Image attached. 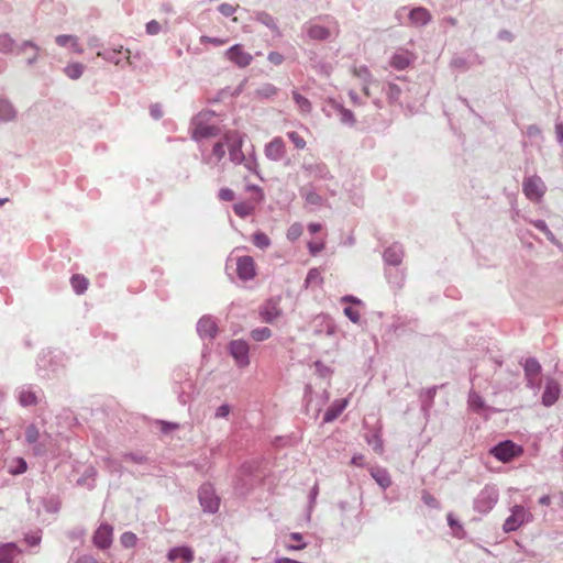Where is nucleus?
I'll return each mask as SVG.
<instances>
[{"mask_svg":"<svg viewBox=\"0 0 563 563\" xmlns=\"http://www.w3.org/2000/svg\"><path fill=\"white\" fill-rule=\"evenodd\" d=\"M352 73L355 77L363 79L364 82H367L371 78V73L366 66L354 67Z\"/></svg>","mask_w":563,"mask_h":563,"instance_id":"obj_44","label":"nucleus"},{"mask_svg":"<svg viewBox=\"0 0 563 563\" xmlns=\"http://www.w3.org/2000/svg\"><path fill=\"white\" fill-rule=\"evenodd\" d=\"M325 246V243H324V240H316V241H310L308 243V249H309V252L311 255H317L318 253H320Z\"/></svg>","mask_w":563,"mask_h":563,"instance_id":"obj_43","label":"nucleus"},{"mask_svg":"<svg viewBox=\"0 0 563 563\" xmlns=\"http://www.w3.org/2000/svg\"><path fill=\"white\" fill-rule=\"evenodd\" d=\"M365 463H366V459H365V455L362 453L354 454L350 462L351 465L357 466V467L365 466Z\"/></svg>","mask_w":563,"mask_h":563,"instance_id":"obj_49","label":"nucleus"},{"mask_svg":"<svg viewBox=\"0 0 563 563\" xmlns=\"http://www.w3.org/2000/svg\"><path fill=\"white\" fill-rule=\"evenodd\" d=\"M498 500V493L495 488L486 486L478 495L475 507L479 512H488Z\"/></svg>","mask_w":563,"mask_h":563,"instance_id":"obj_9","label":"nucleus"},{"mask_svg":"<svg viewBox=\"0 0 563 563\" xmlns=\"http://www.w3.org/2000/svg\"><path fill=\"white\" fill-rule=\"evenodd\" d=\"M218 328L216 322L209 317H203L198 322V332L201 336L213 338Z\"/></svg>","mask_w":563,"mask_h":563,"instance_id":"obj_21","label":"nucleus"},{"mask_svg":"<svg viewBox=\"0 0 563 563\" xmlns=\"http://www.w3.org/2000/svg\"><path fill=\"white\" fill-rule=\"evenodd\" d=\"M422 499L423 501L430 506V507H438V500L435 497H433L432 495H430L429 493H423L422 495Z\"/></svg>","mask_w":563,"mask_h":563,"instance_id":"obj_53","label":"nucleus"},{"mask_svg":"<svg viewBox=\"0 0 563 563\" xmlns=\"http://www.w3.org/2000/svg\"><path fill=\"white\" fill-rule=\"evenodd\" d=\"M208 113H199L192 121L191 136L196 141L214 137L220 133V129L214 124L207 122Z\"/></svg>","mask_w":563,"mask_h":563,"instance_id":"obj_1","label":"nucleus"},{"mask_svg":"<svg viewBox=\"0 0 563 563\" xmlns=\"http://www.w3.org/2000/svg\"><path fill=\"white\" fill-rule=\"evenodd\" d=\"M251 336L255 340V341H265L267 339H269L272 336V331L269 328H258V329H254L252 332H251Z\"/></svg>","mask_w":563,"mask_h":563,"instance_id":"obj_33","label":"nucleus"},{"mask_svg":"<svg viewBox=\"0 0 563 563\" xmlns=\"http://www.w3.org/2000/svg\"><path fill=\"white\" fill-rule=\"evenodd\" d=\"M444 22L450 24V25H452V26L456 25V23H457L456 19L455 18H451V16L450 18H445Z\"/></svg>","mask_w":563,"mask_h":563,"instance_id":"obj_63","label":"nucleus"},{"mask_svg":"<svg viewBox=\"0 0 563 563\" xmlns=\"http://www.w3.org/2000/svg\"><path fill=\"white\" fill-rule=\"evenodd\" d=\"M523 192L531 201H540L545 194L547 187L539 176H531L523 181Z\"/></svg>","mask_w":563,"mask_h":563,"instance_id":"obj_7","label":"nucleus"},{"mask_svg":"<svg viewBox=\"0 0 563 563\" xmlns=\"http://www.w3.org/2000/svg\"><path fill=\"white\" fill-rule=\"evenodd\" d=\"M288 139L292 142L296 148L303 150L306 147V141L299 133L291 131L287 133Z\"/></svg>","mask_w":563,"mask_h":563,"instance_id":"obj_40","label":"nucleus"},{"mask_svg":"<svg viewBox=\"0 0 563 563\" xmlns=\"http://www.w3.org/2000/svg\"><path fill=\"white\" fill-rule=\"evenodd\" d=\"M167 558L172 563H176L178 560H180L181 563H191L195 555L192 549L189 547H176L169 550Z\"/></svg>","mask_w":563,"mask_h":563,"instance_id":"obj_15","label":"nucleus"},{"mask_svg":"<svg viewBox=\"0 0 563 563\" xmlns=\"http://www.w3.org/2000/svg\"><path fill=\"white\" fill-rule=\"evenodd\" d=\"M409 20L412 24L422 26L431 21V14L426 8L419 7L410 11Z\"/></svg>","mask_w":563,"mask_h":563,"instance_id":"obj_19","label":"nucleus"},{"mask_svg":"<svg viewBox=\"0 0 563 563\" xmlns=\"http://www.w3.org/2000/svg\"><path fill=\"white\" fill-rule=\"evenodd\" d=\"M56 43L59 46H70L74 49V52L78 54L82 53V48L78 43V38L74 35H58L56 37Z\"/></svg>","mask_w":563,"mask_h":563,"instance_id":"obj_22","label":"nucleus"},{"mask_svg":"<svg viewBox=\"0 0 563 563\" xmlns=\"http://www.w3.org/2000/svg\"><path fill=\"white\" fill-rule=\"evenodd\" d=\"M13 46V41L8 35H1L0 36V51L2 52H10Z\"/></svg>","mask_w":563,"mask_h":563,"instance_id":"obj_47","label":"nucleus"},{"mask_svg":"<svg viewBox=\"0 0 563 563\" xmlns=\"http://www.w3.org/2000/svg\"><path fill=\"white\" fill-rule=\"evenodd\" d=\"M556 131H558V133H559L560 137L563 140V125H562V124H559V125L556 126Z\"/></svg>","mask_w":563,"mask_h":563,"instance_id":"obj_64","label":"nucleus"},{"mask_svg":"<svg viewBox=\"0 0 563 563\" xmlns=\"http://www.w3.org/2000/svg\"><path fill=\"white\" fill-rule=\"evenodd\" d=\"M27 470V464L24 459L16 457L12 461L9 472L13 475L23 474Z\"/></svg>","mask_w":563,"mask_h":563,"instance_id":"obj_31","label":"nucleus"},{"mask_svg":"<svg viewBox=\"0 0 563 563\" xmlns=\"http://www.w3.org/2000/svg\"><path fill=\"white\" fill-rule=\"evenodd\" d=\"M71 286L74 288V290L77 292V294H82L87 290L88 288V285H89V282L88 279L80 275V274H76L71 277Z\"/></svg>","mask_w":563,"mask_h":563,"instance_id":"obj_25","label":"nucleus"},{"mask_svg":"<svg viewBox=\"0 0 563 563\" xmlns=\"http://www.w3.org/2000/svg\"><path fill=\"white\" fill-rule=\"evenodd\" d=\"M268 60L274 65H280L284 62V56L278 52H271L268 54Z\"/></svg>","mask_w":563,"mask_h":563,"instance_id":"obj_52","label":"nucleus"},{"mask_svg":"<svg viewBox=\"0 0 563 563\" xmlns=\"http://www.w3.org/2000/svg\"><path fill=\"white\" fill-rule=\"evenodd\" d=\"M536 227H537L539 230H541V231H543L544 233H547V235H548L549 238L553 239V234H552V232L548 229V227H547V224H545V222H544V221H538V222L536 223Z\"/></svg>","mask_w":563,"mask_h":563,"instance_id":"obj_57","label":"nucleus"},{"mask_svg":"<svg viewBox=\"0 0 563 563\" xmlns=\"http://www.w3.org/2000/svg\"><path fill=\"white\" fill-rule=\"evenodd\" d=\"M84 65L80 63H73L65 67V74L70 79H78L84 73Z\"/></svg>","mask_w":563,"mask_h":563,"instance_id":"obj_30","label":"nucleus"},{"mask_svg":"<svg viewBox=\"0 0 563 563\" xmlns=\"http://www.w3.org/2000/svg\"><path fill=\"white\" fill-rule=\"evenodd\" d=\"M19 401L22 406L27 407L37 402V397L30 388H23L19 394Z\"/></svg>","mask_w":563,"mask_h":563,"instance_id":"obj_24","label":"nucleus"},{"mask_svg":"<svg viewBox=\"0 0 563 563\" xmlns=\"http://www.w3.org/2000/svg\"><path fill=\"white\" fill-rule=\"evenodd\" d=\"M333 406L336 408V413H332V410H328L324 416L325 421H331L335 419L347 406V400L342 399L338 404H334Z\"/></svg>","mask_w":563,"mask_h":563,"instance_id":"obj_35","label":"nucleus"},{"mask_svg":"<svg viewBox=\"0 0 563 563\" xmlns=\"http://www.w3.org/2000/svg\"><path fill=\"white\" fill-rule=\"evenodd\" d=\"M75 563H98V561L93 556L85 554L79 556Z\"/></svg>","mask_w":563,"mask_h":563,"instance_id":"obj_56","label":"nucleus"},{"mask_svg":"<svg viewBox=\"0 0 563 563\" xmlns=\"http://www.w3.org/2000/svg\"><path fill=\"white\" fill-rule=\"evenodd\" d=\"M532 515L522 506H515L511 509V515L505 520L504 530L506 532L515 531L525 522L530 521Z\"/></svg>","mask_w":563,"mask_h":563,"instance_id":"obj_6","label":"nucleus"},{"mask_svg":"<svg viewBox=\"0 0 563 563\" xmlns=\"http://www.w3.org/2000/svg\"><path fill=\"white\" fill-rule=\"evenodd\" d=\"M401 95V89L396 84H388L387 97L390 101H397Z\"/></svg>","mask_w":563,"mask_h":563,"instance_id":"obj_45","label":"nucleus"},{"mask_svg":"<svg viewBox=\"0 0 563 563\" xmlns=\"http://www.w3.org/2000/svg\"><path fill=\"white\" fill-rule=\"evenodd\" d=\"M413 59H415V55L411 52L401 51V52L396 53L391 57L390 65H391V67H394L398 70H402V69L407 68Z\"/></svg>","mask_w":563,"mask_h":563,"instance_id":"obj_16","label":"nucleus"},{"mask_svg":"<svg viewBox=\"0 0 563 563\" xmlns=\"http://www.w3.org/2000/svg\"><path fill=\"white\" fill-rule=\"evenodd\" d=\"M230 353L240 367H245L250 364L249 358V344L243 340H235L230 343Z\"/></svg>","mask_w":563,"mask_h":563,"instance_id":"obj_10","label":"nucleus"},{"mask_svg":"<svg viewBox=\"0 0 563 563\" xmlns=\"http://www.w3.org/2000/svg\"><path fill=\"white\" fill-rule=\"evenodd\" d=\"M321 229H322V227L320 223H310L308 225V230L311 234L319 232Z\"/></svg>","mask_w":563,"mask_h":563,"instance_id":"obj_59","label":"nucleus"},{"mask_svg":"<svg viewBox=\"0 0 563 563\" xmlns=\"http://www.w3.org/2000/svg\"><path fill=\"white\" fill-rule=\"evenodd\" d=\"M238 276L243 280H249L255 277V262L251 256H241L236 261Z\"/></svg>","mask_w":563,"mask_h":563,"instance_id":"obj_12","label":"nucleus"},{"mask_svg":"<svg viewBox=\"0 0 563 563\" xmlns=\"http://www.w3.org/2000/svg\"><path fill=\"white\" fill-rule=\"evenodd\" d=\"M289 539L292 540L295 543H286L285 544V548L288 550V551H297V550H302L307 547V543H305L302 541V534L298 533V532H292L289 534Z\"/></svg>","mask_w":563,"mask_h":563,"instance_id":"obj_27","label":"nucleus"},{"mask_svg":"<svg viewBox=\"0 0 563 563\" xmlns=\"http://www.w3.org/2000/svg\"><path fill=\"white\" fill-rule=\"evenodd\" d=\"M541 371V365L534 358H528L525 363V372L527 376H537Z\"/></svg>","mask_w":563,"mask_h":563,"instance_id":"obj_32","label":"nucleus"},{"mask_svg":"<svg viewBox=\"0 0 563 563\" xmlns=\"http://www.w3.org/2000/svg\"><path fill=\"white\" fill-rule=\"evenodd\" d=\"M146 32L151 35L158 34L161 32V24L155 20L150 21L146 24Z\"/></svg>","mask_w":563,"mask_h":563,"instance_id":"obj_50","label":"nucleus"},{"mask_svg":"<svg viewBox=\"0 0 563 563\" xmlns=\"http://www.w3.org/2000/svg\"><path fill=\"white\" fill-rule=\"evenodd\" d=\"M238 4L236 5H233V4H230V3H222L219 5L218 10L220 11V13L224 16H231L235 13L236 9H238Z\"/></svg>","mask_w":563,"mask_h":563,"instance_id":"obj_46","label":"nucleus"},{"mask_svg":"<svg viewBox=\"0 0 563 563\" xmlns=\"http://www.w3.org/2000/svg\"><path fill=\"white\" fill-rule=\"evenodd\" d=\"M308 35L313 40H325L330 35V31L321 25H311L308 29Z\"/></svg>","mask_w":563,"mask_h":563,"instance_id":"obj_28","label":"nucleus"},{"mask_svg":"<svg viewBox=\"0 0 563 563\" xmlns=\"http://www.w3.org/2000/svg\"><path fill=\"white\" fill-rule=\"evenodd\" d=\"M369 474L383 489L391 485V477L386 468L373 466L369 468Z\"/></svg>","mask_w":563,"mask_h":563,"instance_id":"obj_17","label":"nucleus"},{"mask_svg":"<svg viewBox=\"0 0 563 563\" xmlns=\"http://www.w3.org/2000/svg\"><path fill=\"white\" fill-rule=\"evenodd\" d=\"M522 453V448L510 440L500 442L490 450V454L503 463H508L515 457L520 456Z\"/></svg>","mask_w":563,"mask_h":563,"instance_id":"obj_3","label":"nucleus"},{"mask_svg":"<svg viewBox=\"0 0 563 563\" xmlns=\"http://www.w3.org/2000/svg\"><path fill=\"white\" fill-rule=\"evenodd\" d=\"M344 314L353 322L357 323L360 321L361 314L357 309H354L352 307H346L344 309Z\"/></svg>","mask_w":563,"mask_h":563,"instance_id":"obj_48","label":"nucleus"},{"mask_svg":"<svg viewBox=\"0 0 563 563\" xmlns=\"http://www.w3.org/2000/svg\"><path fill=\"white\" fill-rule=\"evenodd\" d=\"M15 117V111L11 103L0 99V120L10 121Z\"/></svg>","mask_w":563,"mask_h":563,"instance_id":"obj_26","label":"nucleus"},{"mask_svg":"<svg viewBox=\"0 0 563 563\" xmlns=\"http://www.w3.org/2000/svg\"><path fill=\"white\" fill-rule=\"evenodd\" d=\"M292 98H294L296 104L298 106L299 110L302 113H305V114L310 113L312 106H311V102L306 97L301 96L297 91H294Z\"/></svg>","mask_w":563,"mask_h":563,"instance_id":"obj_29","label":"nucleus"},{"mask_svg":"<svg viewBox=\"0 0 563 563\" xmlns=\"http://www.w3.org/2000/svg\"><path fill=\"white\" fill-rule=\"evenodd\" d=\"M224 56L228 60L233 63L240 68H245L253 62L251 53L244 49L242 44H234L224 52Z\"/></svg>","mask_w":563,"mask_h":563,"instance_id":"obj_5","label":"nucleus"},{"mask_svg":"<svg viewBox=\"0 0 563 563\" xmlns=\"http://www.w3.org/2000/svg\"><path fill=\"white\" fill-rule=\"evenodd\" d=\"M223 140L227 144V150L230 155V159L234 163H241L244 159L242 152L243 135L236 130L227 131L223 134Z\"/></svg>","mask_w":563,"mask_h":563,"instance_id":"obj_2","label":"nucleus"},{"mask_svg":"<svg viewBox=\"0 0 563 563\" xmlns=\"http://www.w3.org/2000/svg\"><path fill=\"white\" fill-rule=\"evenodd\" d=\"M199 500L205 511L216 512L219 509L220 500L213 487L209 484L202 485L199 489Z\"/></svg>","mask_w":563,"mask_h":563,"instance_id":"obj_8","label":"nucleus"},{"mask_svg":"<svg viewBox=\"0 0 563 563\" xmlns=\"http://www.w3.org/2000/svg\"><path fill=\"white\" fill-rule=\"evenodd\" d=\"M302 225L300 223H294L291 224L287 230V238L290 241H296L299 239L302 234Z\"/></svg>","mask_w":563,"mask_h":563,"instance_id":"obj_39","label":"nucleus"},{"mask_svg":"<svg viewBox=\"0 0 563 563\" xmlns=\"http://www.w3.org/2000/svg\"><path fill=\"white\" fill-rule=\"evenodd\" d=\"M333 406L336 408V413H332V410H328L324 416L325 421H331L335 419L347 406V400L342 399L338 404H334Z\"/></svg>","mask_w":563,"mask_h":563,"instance_id":"obj_36","label":"nucleus"},{"mask_svg":"<svg viewBox=\"0 0 563 563\" xmlns=\"http://www.w3.org/2000/svg\"><path fill=\"white\" fill-rule=\"evenodd\" d=\"M227 153V144L225 141L222 139L221 141H218L214 143L212 147V155L217 158V161H221Z\"/></svg>","mask_w":563,"mask_h":563,"instance_id":"obj_34","label":"nucleus"},{"mask_svg":"<svg viewBox=\"0 0 563 563\" xmlns=\"http://www.w3.org/2000/svg\"><path fill=\"white\" fill-rule=\"evenodd\" d=\"M16 544L10 542L0 545V563H12L14 558L20 554Z\"/></svg>","mask_w":563,"mask_h":563,"instance_id":"obj_20","label":"nucleus"},{"mask_svg":"<svg viewBox=\"0 0 563 563\" xmlns=\"http://www.w3.org/2000/svg\"><path fill=\"white\" fill-rule=\"evenodd\" d=\"M253 243L260 249H266L269 246L271 240L265 233L257 232L253 235Z\"/></svg>","mask_w":563,"mask_h":563,"instance_id":"obj_37","label":"nucleus"},{"mask_svg":"<svg viewBox=\"0 0 563 563\" xmlns=\"http://www.w3.org/2000/svg\"><path fill=\"white\" fill-rule=\"evenodd\" d=\"M113 529L110 525L102 523L93 534V544L99 549H108L112 544Z\"/></svg>","mask_w":563,"mask_h":563,"instance_id":"obj_11","label":"nucleus"},{"mask_svg":"<svg viewBox=\"0 0 563 563\" xmlns=\"http://www.w3.org/2000/svg\"><path fill=\"white\" fill-rule=\"evenodd\" d=\"M342 301H349V302H354V303H358L360 300L357 298H354L352 296H345L342 298Z\"/></svg>","mask_w":563,"mask_h":563,"instance_id":"obj_61","label":"nucleus"},{"mask_svg":"<svg viewBox=\"0 0 563 563\" xmlns=\"http://www.w3.org/2000/svg\"><path fill=\"white\" fill-rule=\"evenodd\" d=\"M286 153L285 143L282 137H274L266 146H265V155L267 158L272 161H279L284 157Z\"/></svg>","mask_w":563,"mask_h":563,"instance_id":"obj_13","label":"nucleus"},{"mask_svg":"<svg viewBox=\"0 0 563 563\" xmlns=\"http://www.w3.org/2000/svg\"><path fill=\"white\" fill-rule=\"evenodd\" d=\"M526 134L529 137L538 136L541 134V129L537 125H529L526 130Z\"/></svg>","mask_w":563,"mask_h":563,"instance_id":"obj_55","label":"nucleus"},{"mask_svg":"<svg viewBox=\"0 0 563 563\" xmlns=\"http://www.w3.org/2000/svg\"><path fill=\"white\" fill-rule=\"evenodd\" d=\"M280 314L279 300L271 299L261 309L262 319L267 323H273Z\"/></svg>","mask_w":563,"mask_h":563,"instance_id":"obj_14","label":"nucleus"},{"mask_svg":"<svg viewBox=\"0 0 563 563\" xmlns=\"http://www.w3.org/2000/svg\"><path fill=\"white\" fill-rule=\"evenodd\" d=\"M219 199L223 201H232L234 199V192L233 190L229 188H222L219 191Z\"/></svg>","mask_w":563,"mask_h":563,"instance_id":"obj_51","label":"nucleus"},{"mask_svg":"<svg viewBox=\"0 0 563 563\" xmlns=\"http://www.w3.org/2000/svg\"><path fill=\"white\" fill-rule=\"evenodd\" d=\"M120 542L124 548H133L137 542V537L135 533L128 531L121 536Z\"/></svg>","mask_w":563,"mask_h":563,"instance_id":"obj_38","label":"nucleus"},{"mask_svg":"<svg viewBox=\"0 0 563 563\" xmlns=\"http://www.w3.org/2000/svg\"><path fill=\"white\" fill-rule=\"evenodd\" d=\"M25 438L29 443H35L40 438L38 429L34 424L29 426L25 431Z\"/></svg>","mask_w":563,"mask_h":563,"instance_id":"obj_42","label":"nucleus"},{"mask_svg":"<svg viewBox=\"0 0 563 563\" xmlns=\"http://www.w3.org/2000/svg\"><path fill=\"white\" fill-rule=\"evenodd\" d=\"M559 395H560L559 384L553 379L548 380V383L545 385L544 393L542 395V402L545 406H551L558 400Z\"/></svg>","mask_w":563,"mask_h":563,"instance_id":"obj_18","label":"nucleus"},{"mask_svg":"<svg viewBox=\"0 0 563 563\" xmlns=\"http://www.w3.org/2000/svg\"><path fill=\"white\" fill-rule=\"evenodd\" d=\"M40 541L38 538H35V537H31V538H26V542L30 544V545H35L37 544Z\"/></svg>","mask_w":563,"mask_h":563,"instance_id":"obj_62","label":"nucleus"},{"mask_svg":"<svg viewBox=\"0 0 563 563\" xmlns=\"http://www.w3.org/2000/svg\"><path fill=\"white\" fill-rule=\"evenodd\" d=\"M199 41L201 44H211L213 46H223L228 43L227 38L211 37L207 35L200 36Z\"/></svg>","mask_w":563,"mask_h":563,"instance_id":"obj_41","label":"nucleus"},{"mask_svg":"<svg viewBox=\"0 0 563 563\" xmlns=\"http://www.w3.org/2000/svg\"><path fill=\"white\" fill-rule=\"evenodd\" d=\"M245 190L254 192L255 196L252 198V200L238 202L233 206V210H234L235 214L241 218H245V217L250 216L254 210L255 203L260 202L263 199L262 190L257 186L246 185Z\"/></svg>","mask_w":563,"mask_h":563,"instance_id":"obj_4","label":"nucleus"},{"mask_svg":"<svg viewBox=\"0 0 563 563\" xmlns=\"http://www.w3.org/2000/svg\"><path fill=\"white\" fill-rule=\"evenodd\" d=\"M263 93L266 96V97H269V96H273V95H276L277 92V88L274 87L273 85H266L264 88H263Z\"/></svg>","mask_w":563,"mask_h":563,"instance_id":"obj_58","label":"nucleus"},{"mask_svg":"<svg viewBox=\"0 0 563 563\" xmlns=\"http://www.w3.org/2000/svg\"><path fill=\"white\" fill-rule=\"evenodd\" d=\"M448 522H449V526L452 528L457 526V521L453 518V516L451 514L448 515Z\"/></svg>","mask_w":563,"mask_h":563,"instance_id":"obj_60","label":"nucleus"},{"mask_svg":"<svg viewBox=\"0 0 563 563\" xmlns=\"http://www.w3.org/2000/svg\"><path fill=\"white\" fill-rule=\"evenodd\" d=\"M366 442L372 446L376 454L382 455L384 453V442L379 431L374 432L372 435H367Z\"/></svg>","mask_w":563,"mask_h":563,"instance_id":"obj_23","label":"nucleus"},{"mask_svg":"<svg viewBox=\"0 0 563 563\" xmlns=\"http://www.w3.org/2000/svg\"><path fill=\"white\" fill-rule=\"evenodd\" d=\"M230 413L228 405H221L216 411V418H225Z\"/></svg>","mask_w":563,"mask_h":563,"instance_id":"obj_54","label":"nucleus"}]
</instances>
